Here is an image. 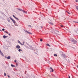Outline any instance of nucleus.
Instances as JSON below:
<instances>
[{
	"label": "nucleus",
	"instance_id": "nucleus-34",
	"mask_svg": "<svg viewBox=\"0 0 78 78\" xmlns=\"http://www.w3.org/2000/svg\"><path fill=\"white\" fill-rule=\"evenodd\" d=\"M8 77H9V76H8Z\"/></svg>",
	"mask_w": 78,
	"mask_h": 78
},
{
	"label": "nucleus",
	"instance_id": "nucleus-29",
	"mask_svg": "<svg viewBox=\"0 0 78 78\" xmlns=\"http://www.w3.org/2000/svg\"><path fill=\"white\" fill-rule=\"evenodd\" d=\"M76 2H78V0H76Z\"/></svg>",
	"mask_w": 78,
	"mask_h": 78
},
{
	"label": "nucleus",
	"instance_id": "nucleus-14",
	"mask_svg": "<svg viewBox=\"0 0 78 78\" xmlns=\"http://www.w3.org/2000/svg\"><path fill=\"white\" fill-rule=\"evenodd\" d=\"M54 56H57L58 55H56V54H54Z\"/></svg>",
	"mask_w": 78,
	"mask_h": 78
},
{
	"label": "nucleus",
	"instance_id": "nucleus-27",
	"mask_svg": "<svg viewBox=\"0 0 78 78\" xmlns=\"http://www.w3.org/2000/svg\"><path fill=\"white\" fill-rule=\"evenodd\" d=\"M40 41H42V39H40Z\"/></svg>",
	"mask_w": 78,
	"mask_h": 78
},
{
	"label": "nucleus",
	"instance_id": "nucleus-26",
	"mask_svg": "<svg viewBox=\"0 0 78 78\" xmlns=\"http://www.w3.org/2000/svg\"><path fill=\"white\" fill-rule=\"evenodd\" d=\"M61 27H63V26L62 25H61Z\"/></svg>",
	"mask_w": 78,
	"mask_h": 78
},
{
	"label": "nucleus",
	"instance_id": "nucleus-5",
	"mask_svg": "<svg viewBox=\"0 0 78 78\" xmlns=\"http://www.w3.org/2000/svg\"><path fill=\"white\" fill-rule=\"evenodd\" d=\"M18 43H20V44L21 45H22V44L21 43H20V41L19 40L18 41Z\"/></svg>",
	"mask_w": 78,
	"mask_h": 78
},
{
	"label": "nucleus",
	"instance_id": "nucleus-28",
	"mask_svg": "<svg viewBox=\"0 0 78 78\" xmlns=\"http://www.w3.org/2000/svg\"><path fill=\"white\" fill-rule=\"evenodd\" d=\"M24 42H23V44H22V45H24Z\"/></svg>",
	"mask_w": 78,
	"mask_h": 78
},
{
	"label": "nucleus",
	"instance_id": "nucleus-22",
	"mask_svg": "<svg viewBox=\"0 0 78 78\" xmlns=\"http://www.w3.org/2000/svg\"><path fill=\"white\" fill-rule=\"evenodd\" d=\"M2 31H5V29H2Z\"/></svg>",
	"mask_w": 78,
	"mask_h": 78
},
{
	"label": "nucleus",
	"instance_id": "nucleus-2",
	"mask_svg": "<svg viewBox=\"0 0 78 78\" xmlns=\"http://www.w3.org/2000/svg\"><path fill=\"white\" fill-rule=\"evenodd\" d=\"M16 48H18V49H19V48H20V46H19V45H18L16 47Z\"/></svg>",
	"mask_w": 78,
	"mask_h": 78
},
{
	"label": "nucleus",
	"instance_id": "nucleus-20",
	"mask_svg": "<svg viewBox=\"0 0 78 78\" xmlns=\"http://www.w3.org/2000/svg\"><path fill=\"white\" fill-rule=\"evenodd\" d=\"M28 26L29 27V26L30 28H31V27H32L31 25H29Z\"/></svg>",
	"mask_w": 78,
	"mask_h": 78
},
{
	"label": "nucleus",
	"instance_id": "nucleus-1",
	"mask_svg": "<svg viewBox=\"0 0 78 78\" xmlns=\"http://www.w3.org/2000/svg\"><path fill=\"white\" fill-rule=\"evenodd\" d=\"M25 31L26 32V33H28V34H32V33L29 32L26 30H25Z\"/></svg>",
	"mask_w": 78,
	"mask_h": 78
},
{
	"label": "nucleus",
	"instance_id": "nucleus-9",
	"mask_svg": "<svg viewBox=\"0 0 78 78\" xmlns=\"http://www.w3.org/2000/svg\"><path fill=\"white\" fill-rule=\"evenodd\" d=\"M7 36H6L5 35H4L3 36V38H6V37H7Z\"/></svg>",
	"mask_w": 78,
	"mask_h": 78
},
{
	"label": "nucleus",
	"instance_id": "nucleus-19",
	"mask_svg": "<svg viewBox=\"0 0 78 78\" xmlns=\"http://www.w3.org/2000/svg\"><path fill=\"white\" fill-rule=\"evenodd\" d=\"M74 41H75L73 39H72V42H74Z\"/></svg>",
	"mask_w": 78,
	"mask_h": 78
},
{
	"label": "nucleus",
	"instance_id": "nucleus-4",
	"mask_svg": "<svg viewBox=\"0 0 78 78\" xmlns=\"http://www.w3.org/2000/svg\"><path fill=\"white\" fill-rule=\"evenodd\" d=\"M0 53L1 55L2 56H4V55H3V54L2 52V51H0Z\"/></svg>",
	"mask_w": 78,
	"mask_h": 78
},
{
	"label": "nucleus",
	"instance_id": "nucleus-33",
	"mask_svg": "<svg viewBox=\"0 0 78 78\" xmlns=\"http://www.w3.org/2000/svg\"><path fill=\"white\" fill-rule=\"evenodd\" d=\"M0 31H2V30L0 29Z\"/></svg>",
	"mask_w": 78,
	"mask_h": 78
},
{
	"label": "nucleus",
	"instance_id": "nucleus-13",
	"mask_svg": "<svg viewBox=\"0 0 78 78\" xmlns=\"http://www.w3.org/2000/svg\"><path fill=\"white\" fill-rule=\"evenodd\" d=\"M18 10L19 11H22V9H19Z\"/></svg>",
	"mask_w": 78,
	"mask_h": 78
},
{
	"label": "nucleus",
	"instance_id": "nucleus-35",
	"mask_svg": "<svg viewBox=\"0 0 78 78\" xmlns=\"http://www.w3.org/2000/svg\"><path fill=\"white\" fill-rule=\"evenodd\" d=\"M5 58H6V57H5Z\"/></svg>",
	"mask_w": 78,
	"mask_h": 78
},
{
	"label": "nucleus",
	"instance_id": "nucleus-10",
	"mask_svg": "<svg viewBox=\"0 0 78 78\" xmlns=\"http://www.w3.org/2000/svg\"><path fill=\"white\" fill-rule=\"evenodd\" d=\"M49 24H50V25H53V23H52L51 22H49Z\"/></svg>",
	"mask_w": 78,
	"mask_h": 78
},
{
	"label": "nucleus",
	"instance_id": "nucleus-31",
	"mask_svg": "<svg viewBox=\"0 0 78 78\" xmlns=\"http://www.w3.org/2000/svg\"><path fill=\"white\" fill-rule=\"evenodd\" d=\"M10 34H9V36H10Z\"/></svg>",
	"mask_w": 78,
	"mask_h": 78
},
{
	"label": "nucleus",
	"instance_id": "nucleus-21",
	"mask_svg": "<svg viewBox=\"0 0 78 78\" xmlns=\"http://www.w3.org/2000/svg\"><path fill=\"white\" fill-rule=\"evenodd\" d=\"M22 11H23V12H25V11H24V10H22Z\"/></svg>",
	"mask_w": 78,
	"mask_h": 78
},
{
	"label": "nucleus",
	"instance_id": "nucleus-25",
	"mask_svg": "<svg viewBox=\"0 0 78 78\" xmlns=\"http://www.w3.org/2000/svg\"><path fill=\"white\" fill-rule=\"evenodd\" d=\"M17 62V61L16 60H15L14 61V62Z\"/></svg>",
	"mask_w": 78,
	"mask_h": 78
},
{
	"label": "nucleus",
	"instance_id": "nucleus-6",
	"mask_svg": "<svg viewBox=\"0 0 78 78\" xmlns=\"http://www.w3.org/2000/svg\"><path fill=\"white\" fill-rule=\"evenodd\" d=\"M7 59H10L11 58V57H10V56H8L7 58Z\"/></svg>",
	"mask_w": 78,
	"mask_h": 78
},
{
	"label": "nucleus",
	"instance_id": "nucleus-18",
	"mask_svg": "<svg viewBox=\"0 0 78 78\" xmlns=\"http://www.w3.org/2000/svg\"><path fill=\"white\" fill-rule=\"evenodd\" d=\"M18 51H21V49H19L18 50Z\"/></svg>",
	"mask_w": 78,
	"mask_h": 78
},
{
	"label": "nucleus",
	"instance_id": "nucleus-11",
	"mask_svg": "<svg viewBox=\"0 0 78 78\" xmlns=\"http://www.w3.org/2000/svg\"><path fill=\"white\" fill-rule=\"evenodd\" d=\"M11 66H12V67H15V66H14V65H13L12 64H11Z\"/></svg>",
	"mask_w": 78,
	"mask_h": 78
},
{
	"label": "nucleus",
	"instance_id": "nucleus-17",
	"mask_svg": "<svg viewBox=\"0 0 78 78\" xmlns=\"http://www.w3.org/2000/svg\"><path fill=\"white\" fill-rule=\"evenodd\" d=\"M66 12H67L68 13V14H70V13L68 12L67 11Z\"/></svg>",
	"mask_w": 78,
	"mask_h": 78
},
{
	"label": "nucleus",
	"instance_id": "nucleus-12",
	"mask_svg": "<svg viewBox=\"0 0 78 78\" xmlns=\"http://www.w3.org/2000/svg\"><path fill=\"white\" fill-rule=\"evenodd\" d=\"M9 18L10 19V20H13V19H12V18H11V17H9Z\"/></svg>",
	"mask_w": 78,
	"mask_h": 78
},
{
	"label": "nucleus",
	"instance_id": "nucleus-23",
	"mask_svg": "<svg viewBox=\"0 0 78 78\" xmlns=\"http://www.w3.org/2000/svg\"><path fill=\"white\" fill-rule=\"evenodd\" d=\"M73 22H76V23H78V22L74 21Z\"/></svg>",
	"mask_w": 78,
	"mask_h": 78
},
{
	"label": "nucleus",
	"instance_id": "nucleus-7",
	"mask_svg": "<svg viewBox=\"0 0 78 78\" xmlns=\"http://www.w3.org/2000/svg\"><path fill=\"white\" fill-rule=\"evenodd\" d=\"M12 20V21L14 23H16V21H15L13 19Z\"/></svg>",
	"mask_w": 78,
	"mask_h": 78
},
{
	"label": "nucleus",
	"instance_id": "nucleus-30",
	"mask_svg": "<svg viewBox=\"0 0 78 78\" xmlns=\"http://www.w3.org/2000/svg\"><path fill=\"white\" fill-rule=\"evenodd\" d=\"M69 78H70V77L69 76Z\"/></svg>",
	"mask_w": 78,
	"mask_h": 78
},
{
	"label": "nucleus",
	"instance_id": "nucleus-3",
	"mask_svg": "<svg viewBox=\"0 0 78 78\" xmlns=\"http://www.w3.org/2000/svg\"><path fill=\"white\" fill-rule=\"evenodd\" d=\"M13 16L14 17V18H15V19H16V20H19V19H18V18L16 17V16H14V15H13Z\"/></svg>",
	"mask_w": 78,
	"mask_h": 78
},
{
	"label": "nucleus",
	"instance_id": "nucleus-32",
	"mask_svg": "<svg viewBox=\"0 0 78 78\" xmlns=\"http://www.w3.org/2000/svg\"><path fill=\"white\" fill-rule=\"evenodd\" d=\"M77 68H78V66H77Z\"/></svg>",
	"mask_w": 78,
	"mask_h": 78
},
{
	"label": "nucleus",
	"instance_id": "nucleus-16",
	"mask_svg": "<svg viewBox=\"0 0 78 78\" xmlns=\"http://www.w3.org/2000/svg\"><path fill=\"white\" fill-rule=\"evenodd\" d=\"M5 33H7V34H8V32H7L6 31H5Z\"/></svg>",
	"mask_w": 78,
	"mask_h": 78
},
{
	"label": "nucleus",
	"instance_id": "nucleus-24",
	"mask_svg": "<svg viewBox=\"0 0 78 78\" xmlns=\"http://www.w3.org/2000/svg\"><path fill=\"white\" fill-rule=\"evenodd\" d=\"M6 73H4V76H6Z\"/></svg>",
	"mask_w": 78,
	"mask_h": 78
},
{
	"label": "nucleus",
	"instance_id": "nucleus-15",
	"mask_svg": "<svg viewBox=\"0 0 78 78\" xmlns=\"http://www.w3.org/2000/svg\"><path fill=\"white\" fill-rule=\"evenodd\" d=\"M47 46H48L49 47H50V45L49 44H47Z\"/></svg>",
	"mask_w": 78,
	"mask_h": 78
},
{
	"label": "nucleus",
	"instance_id": "nucleus-8",
	"mask_svg": "<svg viewBox=\"0 0 78 78\" xmlns=\"http://www.w3.org/2000/svg\"><path fill=\"white\" fill-rule=\"evenodd\" d=\"M50 69H51V70H52V71H51V72H53V71H54V70H53V69H52V68L51 67V68H50Z\"/></svg>",
	"mask_w": 78,
	"mask_h": 78
}]
</instances>
